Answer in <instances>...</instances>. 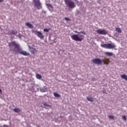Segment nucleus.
Wrapping results in <instances>:
<instances>
[{"label":"nucleus","mask_w":127,"mask_h":127,"mask_svg":"<svg viewBox=\"0 0 127 127\" xmlns=\"http://www.w3.org/2000/svg\"><path fill=\"white\" fill-rule=\"evenodd\" d=\"M123 119L124 121H127V117L126 116H123Z\"/></svg>","instance_id":"nucleus-25"},{"label":"nucleus","mask_w":127,"mask_h":127,"mask_svg":"<svg viewBox=\"0 0 127 127\" xmlns=\"http://www.w3.org/2000/svg\"><path fill=\"white\" fill-rule=\"evenodd\" d=\"M105 54L108 56H113V55H114V54H113V53L108 52H106Z\"/></svg>","instance_id":"nucleus-19"},{"label":"nucleus","mask_w":127,"mask_h":127,"mask_svg":"<svg viewBox=\"0 0 127 127\" xmlns=\"http://www.w3.org/2000/svg\"><path fill=\"white\" fill-rule=\"evenodd\" d=\"M64 19H65V20H66L67 21H70V18H67V17H65L64 18Z\"/></svg>","instance_id":"nucleus-24"},{"label":"nucleus","mask_w":127,"mask_h":127,"mask_svg":"<svg viewBox=\"0 0 127 127\" xmlns=\"http://www.w3.org/2000/svg\"><path fill=\"white\" fill-rule=\"evenodd\" d=\"M74 32L75 33H78V34H84V35H86V32L85 31H80V32H78L77 31H74Z\"/></svg>","instance_id":"nucleus-12"},{"label":"nucleus","mask_w":127,"mask_h":127,"mask_svg":"<svg viewBox=\"0 0 127 127\" xmlns=\"http://www.w3.org/2000/svg\"><path fill=\"white\" fill-rule=\"evenodd\" d=\"M8 47L10 51H12V52L19 53V54H21L24 56H28L30 55L29 53L25 51H22V49H21V48H20V45L16 43L15 41L9 42L8 43Z\"/></svg>","instance_id":"nucleus-1"},{"label":"nucleus","mask_w":127,"mask_h":127,"mask_svg":"<svg viewBox=\"0 0 127 127\" xmlns=\"http://www.w3.org/2000/svg\"><path fill=\"white\" fill-rule=\"evenodd\" d=\"M36 78L39 80H40L42 78V76H41V74H37L36 75Z\"/></svg>","instance_id":"nucleus-14"},{"label":"nucleus","mask_w":127,"mask_h":127,"mask_svg":"<svg viewBox=\"0 0 127 127\" xmlns=\"http://www.w3.org/2000/svg\"><path fill=\"white\" fill-rule=\"evenodd\" d=\"M115 29L116 31H117V32H118L119 33H122V29H121V28L116 27Z\"/></svg>","instance_id":"nucleus-16"},{"label":"nucleus","mask_w":127,"mask_h":127,"mask_svg":"<svg viewBox=\"0 0 127 127\" xmlns=\"http://www.w3.org/2000/svg\"><path fill=\"white\" fill-rule=\"evenodd\" d=\"M13 111L15 112V113H20V112H21V110L18 108H15L13 109Z\"/></svg>","instance_id":"nucleus-17"},{"label":"nucleus","mask_w":127,"mask_h":127,"mask_svg":"<svg viewBox=\"0 0 127 127\" xmlns=\"http://www.w3.org/2000/svg\"><path fill=\"white\" fill-rule=\"evenodd\" d=\"M98 34H101L102 35H106L107 33L106 30H101L99 29L96 31Z\"/></svg>","instance_id":"nucleus-8"},{"label":"nucleus","mask_w":127,"mask_h":127,"mask_svg":"<svg viewBox=\"0 0 127 127\" xmlns=\"http://www.w3.org/2000/svg\"><path fill=\"white\" fill-rule=\"evenodd\" d=\"M26 25H27V26H28V27H29V28H33V25L30 24V23H26Z\"/></svg>","instance_id":"nucleus-13"},{"label":"nucleus","mask_w":127,"mask_h":127,"mask_svg":"<svg viewBox=\"0 0 127 127\" xmlns=\"http://www.w3.org/2000/svg\"><path fill=\"white\" fill-rule=\"evenodd\" d=\"M17 34V31L12 30L11 32H9L8 35H15Z\"/></svg>","instance_id":"nucleus-11"},{"label":"nucleus","mask_w":127,"mask_h":127,"mask_svg":"<svg viewBox=\"0 0 127 127\" xmlns=\"http://www.w3.org/2000/svg\"><path fill=\"white\" fill-rule=\"evenodd\" d=\"M29 50L31 54H34L35 53H37V50H36V49L33 47H30Z\"/></svg>","instance_id":"nucleus-9"},{"label":"nucleus","mask_w":127,"mask_h":127,"mask_svg":"<svg viewBox=\"0 0 127 127\" xmlns=\"http://www.w3.org/2000/svg\"><path fill=\"white\" fill-rule=\"evenodd\" d=\"M4 0H0V2H3Z\"/></svg>","instance_id":"nucleus-26"},{"label":"nucleus","mask_w":127,"mask_h":127,"mask_svg":"<svg viewBox=\"0 0 127 127\" xmlns=\"http://www.w3.org/2000/svg\"><path fill=\"white\" fill-rule=\"evenodd\" d=\"M46 5L47 7H48V8H49V10H50V11L53 10V6H52V5L51 4L46 3Z\"/></svg>","instance_id":"nucleus-10"},{"label":"nucleus","mask_w":127,"mask_h":127,"mask_svg":"<svg viewBox=\"0 0 127 127\" xmlns=\"http://www.w3.org/2000/svg\"><path fill=\"white\" fill-rule=\"evenodd\" d=\"M71 39L72 40H74V41H82L84 39V35H80V37L78 36L77 34L72 35L70 36Z\"/></svg>","instance_id":"nucleus-3"},{"label":"nucleus","mask_w":127,"mask_h":127,"mask_svg":"<svg viewBox=\"0 0 127 127\" xmlns=\"http://www.w3.org/2000/svg\"><path fill=\"white\" fill-rule=\"evenodd\" d=\"M86 99L87 100L89 101V102H94V98L93 97H86Z\"/></svg>","instance_id":"nucleus-15"},{"label":"nucleus","mask_w":127,"mask_h":127,"mask_svg":"<svg viewBox=\"0 0 127 127\" xmlns=\"http://www.w3.org/2000/svg\"><path fill=\"white\" fill-rule=\"evenodd\" d=\"M34 33L36 35H37L38 37L40 38V39H44V36L43 35L42 33H41V32L38 31H34Z\"/></svg>","instance_id":"nucleus-7"},{"label":"nucleus","mask_w":127,"mask_h":127,"mask_svg":"<svg viewBox=\"0 0 127 127\" xmlns=\"http://www.w3.org/2000/svg\"><path fill=\"white\" fill-rule=\"evenodd\" d=\"M0 93H2V91H1V89H0Z\"/></svg>","instance_id":"nucleus-27"},{"label":"nucleus","mask_w":127,"mask_h":127,"mask_svg":"<svg viewBox=\"0 0 127 127\" xmlns=\"http://www.w3.org/2000/svg\"><path fill=\"white\" fill-rule=\"evenodd\" d=\"M64 2L66 6L69 8H74L76 6L75 2L71 0H64Z\"/></svg>","instance_id":"nucleus-5"},{"label":"nucleus","mask_w":127,"mask_h":127,"mask_svg":"<svg viewBox=\"0 0 127 127\" xmlns=\"http://www.w3.org/2000/svg\"><path fill=\"white\" fill-rule=\"evenodd\" d=\"M34 3H35L34 6L37 7V9H40V8H42V6H41L40 0H34Z\"/></svg>","instance_id":"nucleus-6"},{"label":"nucleus","mask_w":127,"mask_h":127,"mask_svg":"<svg viewBox=\"0 0 127 127\" xmlns=\"http://www.w3.org/2000/svg\"><path fill=\"white\" fill-rule=\"evenodd\" d=\"M121 78L122 79H124V80H126V81H127V75L126 74H123L121 75Z\"/></svg>","instance_id":"nucleus-18"},{"label":"nucleus","mask_w":127,"mask_h":127,"mask_svg":"<svg viewBox=\"0 0 127 127\" xmlns=\"http://www.w3.org/2000/svg\"><path fill=\"white\" fill-rule=\"evenodd\" d=\"M50 30H51V29L50 28L44 29V32H48L49 31H50Z\"/></svg>","instance_id":"nucleus-21"},{"label":"nucleus","mask_w":127,"mask_h":127,"mask_svg":"<svg viewBox=\"0 0 127 127\" xmlns=\"http://www.w3.org/2000/svg\"><path fill=\"white\" fill-rule=\"evenodd\" d=\"M44 106L45 107H48V108L51 107V105H49V104H47V103H45L44 104Z\"/></svg>","instance_id":"nucleus-23"},{"label":"nucleus","mask_w":127,"mask_h":127,"mask_svg":"<svg viewBox=\"0 0 127 127\" xmlns=\"http://www.w3.org/2000/svg\"><path fill=\"white\" fill-rule=\"evenodd\" d=\"M101 47L103 48H106V49H114L116 48V44H104L101 45Z\"/></svg>","instance_id":"nucleus-4"},{"label":"nucleus","mask_w":127,"mask_h":127,"mask_svg":"<svg viewBox=\"0 0 127 127\" xmlns=\"http://www.w3.org/2000/svg\"><path fill=\"white\" fill-rule=\"evenodd\" d=\"M92 62L93 64H96V65H101L103 62L105 65H109L111 63L110 61V59L105 58L104 60H101L99 58L94 59L92 60Z\"/></svg>","instance_id":"nucleus-2"},{"label":"nucleus","mask_w":127,"mask_h":127,"mask_svg":"<svg viewBox=\"0 0 127 127\" xmlns=\"http://www.w3.org/2000/svg\"><path fill=\"white\" fill-rule=\"evenodd\" d=\"M54 95L56 98H60V97H61V95H60V94H59L58 93H57L56 92L54 93Z\"/></svg>","instance_id":"nucleus-20"},{"label":"nucleus","mask_w":127,"mask_h":127,"mask_svg":"<svg viewBox=\"0 0 127 127\" xmlns=\"http://www.w3.org/2000/svg\"><path fill=\"white\" fill-rule=\"evenodd\" d=\"M109 118L111 119V120H115V116H113V115H110L109 116Z\"/></svg>","instance_id":"nucleus-22"}]
</instances>
